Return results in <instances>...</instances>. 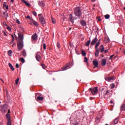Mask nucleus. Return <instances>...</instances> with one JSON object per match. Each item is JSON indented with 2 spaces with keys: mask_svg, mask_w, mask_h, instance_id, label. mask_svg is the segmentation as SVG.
I'll list each match as a JSON object with an SVG mask.
<instances>
[{
  "mask_svg": "<svg viewBox=\"0 0 125 125\" xmlns=\"http://www.w3.org/2000/svg\"><path fill=\"white\" fill-rule=\"evenodd\" d=\"M7 5H6V2H4L3 4V7H5V6H7Z\"/></svg>",
  "mask_w": 125,
  "mask_h": 125,
  "instance_id": "obj_44",
  "label": "nucleus"
},
{
  "mask_svg": "<svg viewBox=\"0 0 125 125\" xmlns=\"http://www.w3.org/2000/svg\"><path fill=\"white\" fill-rule=\"evenodd\" d=\"M8 65L10 68L11 69L12 71H14L15 69L14 67H13V66H12V64H11L10 63H9Z\"/></svg>",
  "mask_w": 125,
  "mask_h": 125,
  "instance_id": "obj_24",
  "label": "nucleus"
},
{
  "mask_svg": "<svg viewBox=\"0 0 125 125\" xmlns=\"http://www.w3.org/2000/svg\"><path fill=\"white\" fill-rule=\"evenodd\" d=\"M5 14H6V13H5V12H4V13H3V15H5Z\"/></svg>",
  "mask_w": 125,
  "mask_h": 125,
  "instance_id": "obj_60",
  "label": "nucleus"
},
{
  "mask_svg": "<svg viewBox=\"0 0 125 125\" xmlns=\"http://www.w3.org/2000/svg\"><path fill=\"white\" fill-rule=\"evenodd\" d=\"M89 90H90V91H91V92L93 95H96V94H97L98 93V87L90 88L89 89Z\"/></svg>",
  "mask_w": 125,
  "mask_h": 125,
  "instance_id": "obj_4",
  "label": "nucleus"
},
{
  "mask_svg": "<svg viewBox=\"0 0 125 125\" xmlns=\"http://www.w3.org/2000/svg\"><path fill=\"white\" fill-rule=\"evenodd\" d=\"M3 36H4L5 37H6V36H7L6 35V33L4 31H3Z\"/></svg>",
  "mask_w": 125,
  "mask_h": 125,
  "instance_id": "obj_45",
  "label": "nucleus"
},
{
  "mask_svg": "<svg viewBox=\"0 0 125 125\" xmlns=\"http://www.w3.org/2000/svg\"><path fill=\"white\" fill-rule=\"evenodd\" d=\"M38 3L39 5H40V6H42V7H43L44 6V3L42 2V1H41V0H38Z\"/></svg>",
  "mask_w": 125,
  "mask_h": 125,
  "instance_id": "obj_14",
  "label": "nucleus"
},
{
  "mask_svg": "<svg viewBox=\"0 0 125 125\" xmlns=\"http://www.w3.org/2000/svg\"><path fill=\"white\" fill-rule=\"evenodd\" d=\"M33 24L35 25V26H39V23L37 21H33Z\"/></svg>",
  "mask_w": 125,
  "mask_h": 125,
  "instance_id": "obj_29",
  "label": "nucleus"
},
{
  "mask_svg": "<svg viewBox=\"0 0 125 125\" xmlns=\"http://www.w3.org/2000/svg\"><path fill=\"white\" fill-rule=\"evenodd\" d=\"M110 102L111 104H112V103H113V101H110Z\"/></svg>",
  "mask_w": 125,
  "mask_h": 125,
  "instance_id": "obj_58",
  "label": "nucleus"
},
{
  "mask_svg": "<svg viewBox=\"0 0 125 125\" xmlns=\"http://www.w3.org/2000/svg\"><path fill=\"white\" fill-rule=\"evenodd\" d=\"M10 113V110L9 109L7 114H9Z\"/></svg>",
  "mask_w": 125,
  "mask_h": 125,
  "instance_id": "obj_54",
  "label": "nucleus"
},
{
  "mask_svg": "<svg viewBox=\"0 0 125 125\" xmlns=\"http://www.w3.org/2000/svg\"><path fill=\"white\" fill-rule=\"evenodd\" d=\"M17 23H18V24H20V21H19L18 20H17Z\"/></svg>",
  "mask_w": 125,
  "mask_h": 125,
  "instance_id": "obj_49",
  "label": "nucleus"
},
{
  "mask_svg": "<svg viewBox=\"0 0 125 125\" xmlns=\"http://www.w3.org/2000/svg\"><path fill=\"white\" fill-rule=\"evenodd\" d=\"M114 55H112L110 56V57H109L110 60H112L113 57H114Z\"/></svg>",
  "mask_w": 125,
  "mask_h": 125,
  "instance_id": "obj_42",
  "label": "nucleus"
},
{
  "mask_svg": "<svg viewBox=\"0 0 125 125\" xmlns=\"http://www.w3.org/2000/svg\"><path fill=\"white\" fill-rule=\"evenodd\" d=\"M5 7H6V9H8V5H7Z\"/></svg>",
  "mask_w": 125,
  "mask_h": 125,
  "instance_id": "obj_52",
  "label": "nucleus"
},
{
  "mask_svg": "<svg viewBox=\"0 0 125 125\" xmlns=\"http://www.w3.org/2000/svg\"><path fill=\"white\" fill-rule=\"evenodd\" d=\"M89 44H90V40L88 41L85 43V46H89Z\"/></svg>",
  "mask_w": 125,
  "mask_h": 125,
  "instance_id": "obj_26",
  "label": "nucleus"
},
{
  "mask_svg": "<svg viewBox=\"0 0 125 125\" xmlns=\"http://www.w3.org/2000/svg\"><path fill=\"white\" fill-rule=\"evenodd\" d=\"M42 67L43 69H45V64L43 63L42 64Z\"/></svg>",
  "mask_w": 125,
  "mask_h": 125,
  "instance_id": "obj_39",
  "label": "nucleus"
},
{
  "mask_svg": "<svg viewBox=\"0 0 125 125\" xmlns=\"http://www.w3.org/2000/svg\"><path fill=\"white\" fill-rule=\"evenodd\" d=\"M93 64L94 66H95V67H94V69H95V67L98 68V67H99L98 61H97V60L93 61Z\"/></svg>",
  "mask_w": 125,
  "mask_h": 125,
  "instance_id": "obj_10",
  "label": "nucleus"
},
{
  "mask_svg": "<svg viewBox=\"0 0 125 125\" xmlns=\"http://www.w3.org/2000/svg\"><path fill=\"white\" fill-rule=\"evenodd\" d=\"M32 39L33 41H37V40H38V35H37V33L32 35Z\"/></svg>",
  "mask_w": 125,
  "mask_h": 125,
  "instance_id": "obj_12",
  "label": "nucleus"
},
{
  "mask_svg": "<svg viewBox=\"0 0 125 125\" xmlns=\"http://www.w3.org/2000/svg\"><path fill=\"white\" fill-rule=\"evenodd\" d=\"M96 51L95 52V56H96V57H98V56H99V50H98V49H95Z\"/></svg>",
  "mask_w": 125,
  "mask_h": 125,
  "instance_id": "obj_15",
  "label": "nucleus"
},
{
  "mask_svg": "<svg viewBox=\"0 0 125 125\" xmlns=\"http://www.w3.org/2000/svg\"><path fill=\"white\" fill-rule=\"evenodd\" d=\"M104 18L106 19H109V18H110V15L107 14L106 15L104 16Z\"/></svg>",
  "mask_w": 125,
  "mask_h": 125,
  "instance_id": "obj_32",
  "label": "nucleus"
},
{
  "mask_svg": "<svg viewBox=\"0 0 125 125\" xmlns=\"http://www.w3.org/2000/svg\"><path fill=\"white\" fill-rule=\"evenodd\" d=\"M82 55L83 57H84L85 56V55H86V53H85V52L84 51H82Z\"/></svg>",
  "mask_w": 125,
  "mask_h": 125,
  "instance_id": "obj_28",
  "label": "nucleus"
},
{
  "mask_svg": "<svg viewBox=\"0 0 125 125\" xmlns=\"http://www.w3.org/2000/svg\"><path fill=\"white\" fill-rule=\"evenodd\" d=\"M7 108H8V105L6 104H3L1 107V111L2 113H6V110H7Z\"/></svg>",
  "mask_w": 125,
  "mask_h": 125,
  "instance_id": "obj_6",
  "label": "nucleus"
},
{
  "mask_svg": "<svg viewBox=\"0 0 125 125\" xmlns=\"http://www.w3.org/2000/svg\"><path fill=\"white\" fill-rule=\"evenodd\" d=\"M62 71H66V70H68L69 69V64H66L65 66L62 68Z\"/></svg>",
  "mask_w": 125,
  "mask_h": 125,
  "instance_id": "obj_17",
  "label": "nucleus"
},
{
  "mask_svg": "<svg viewBox=\"0 0 125 125\" xmlns=\"http://www.w3.org/2000/svg\"><path fill=\"white\" fill-rule=\"evenodd\" d=\"M123 52L124 54H125V49H123Z\"/></svg>",
  "mask_w": 125,
  "mask_h": 125,
  "instance_id": "obj_51",
  "label": "nucleus"
},
{
  "mask_svg": "<svg viewBox=\"0 0 125 125\" xmlns=\"http://www.w3.org/2000/svg\"><path fill=\"white\" fill-rule=\"evenodd\" d=\"M37 100H39V101H42V100H43V97L39 96L37 97Z\"/></svg>",
  "mask_w": 125,
  "mask_h": 125,
  "instance_id": "obj_25",
  "label": "nucleus"
},
{
  "mask_svg": "<svg viewBox=\"0 0 125 125\" xmlns=\"http://www.w3.org/2000/svg\"><path fill=\"white\" fill-rule=\"evenodd\" d=\"M52 23H53L54 24H55V23L56 22V21L55 20V19L52 18Z\"/></svg>",
  "mask_w": 125,
  "mask_h": 125,
  "instance_id": "obj_37",
  "label": "nucleus"
},
{
  "mask_svg": "<svg viewBox=\"0 0 125 125\" xmlns=\"http://www.w3.org/2000/svg\"><path fill=\"white\" fill-rule=\"evenodd\" d=\"M16 84L17 85L18 84V83H19V78H17L16 81Z\"/></svg>",
  "mask_w": 125,
  "mask_h": 125,
  "instance_id": "obj_34",
  "label": "nucleus"
},
{
  "mask_svg": "<svg viewBox=\"0 0 125 125\" xmlns=\"http://www.w3.org/2000/svg\"><path fill=\"white\" fill-rule=\"evenodd\" d=\"M124 10H125V7L124 8Z\"/></svg>",
  "mask_w": 125,
  "mask_h": 125,
  "instance_id": "obj_63",
  "label": "nucleus"
},
{
  "mask_svg": "<svg viewBox=\"0 0 125 125\" xmlns=\"http://www.w3.org/2000/svg\"><path fill=\"white\" fill-rule=\"evenodd\" d=\"M100 51L101 53L104 52V45H101V46L100 47Z\"/></svg>",
  "mask_w": 125,
  "mask_h": 125,
  "instance_id": "obj_16",
  "label": "nucleus"
},
{
  "mask_svg": "<svg viewBox=\"0 0 125 125\" xmlns=\"http://www.w3.org/2000/svg\"><path fill=\"white\" fill-rule=\"evenodd\" d=\"M21 2L23 3H25V4L26 5L29 7H30V6H31V4H30V3L28 2L27 1H26L25 0H21Z\"/></svg>",
  "mask_w": 125,
  "mask_h": 125,
  "instance_id": "obj_13",
  "label": "nucleus"
},
{
  "mask_svg": "<svg viewBox=\"0 0 125 125\" xmlns=\"http://www.w3.org/2000/svg\"><path fill=\"white\" fill-rule=\"evenodd\" d=\"M118 122H119V120L118 119H115L113 122L114 125H117L118 124Z\"/></svg>",
  "mask_w": 125,
  "mask_h": 125,
  "instance_id": "obj_27",
  "label": "nucleus"
},
{
  "mask_svg": "<svg viewBox=\"0 0 125 125\" xmlns=\"http://www.w3.org/2000/svg\"><path fill=\"white\" fill-rule=\"evenodd\" d=\"M7 29L8 30V31H11V27L10 26H7Z\"/></svg>",
  "mask_w": 125,
  "mask_h": 125,
  "instance_id": "obj_41",
  "label": "nucleus"
},
{
  "mask_svg": "<svg viewBox=\"0 0 125 125\" xmlns=\"http://www.w3.org/2000/svg\"><path fill=\"white\" fill-rule=\"evenodd\" d=\"M121 111H125V104H123L122 105L121 107Z\"/></svg>",
  "mask_w": 125,
  "mask_h": 125,
  "instance_id": "obj_22",
  "label": "nucleus"
},
{
  "mask_svg": "<svg viewBox=\"0 0 125 125\" xmlns=\"http://www.w3.org/2000/svg\"><path fill=\"white\" fill-rule=\"evenodd\" d=\"M75 19V18L73 17V15L70 14L68 18L69 21H70L71 23H74V20Z\"/></svg>",
  "mask_w": 125,
  "mask_h": 125,
  "instance_id": "obj_7",
  "label": "nucleus"
},
{
  "mask_svg": "<svg viewBox=\"0 0 125 125\" xmlns=\"http://www.w3.org/2000/svg\"><path fill=\"white\" fill-rule=\"evenodd\" d=\"M14 1V0H11V2H13Z\"/></svg>",
  "mask_w": 125,
  "mask_h": 125,
  "instance_id": "obj_57",
  "label": "nucleus"
},
{
  "mask_svg": "<svg viewBox=\"0 0 125 125\" xmlns=\"http://www.w3.org/2000/svg\"><path fill=\"white\" fill-rule=\"evenodd\" d=\"M104 51V53H106L107 52H108V50H105Z\"/></svg>",
  "mask_w": 125,
  "mask_h": 125,
  "instance_id": "obj_50",
  "label": "nucleus"
},
{
  "mask_svg": "<svg viewBox=\"0 0 125 125\" xmlns=\"http://www.w3.org/2000/svg\"><path fill=\"white\" fill-rule=\"evenodd\" d=\"M38 16L40 23H41L43 26H44V25H45V20L44 18L42 16V14H39Z\"/></svg>",
  "mask_w": 125,
  "mask_h": 125,
  "instance_id": "obj_5",
  "label": "nucleus"
},
{
  "mask_svg": "<svg viewBox=\"0 0 125 125\" xmlns=\"http://www.w3.org/2000/svg\"><path fill=\"white\" fill-rule=\"evenodd\" d=\"M74 13L75 15L77 16V17L82 16V10H81V8H79V7H76L74 9Z\"/></svg>",
  "mask_w": 125,
  "mask_h": 125,
  "instance_id": "obj_3",
  "label": "nucleus"
},
{
  "mask_svg": "<svg viewBox=\"0 0 125 125\" xmlns=\"http://www.w3.org/2000/svg\"><path fill=\"white\" fill-rule=\"evenodd\" d=\"M98 21H99V22L101 21V19H99L98 20Z\"/></svg>",
  "mask_w": 125,
  "mask_h": 125,
  "instance_id": "obj_56",
  "label": "nucleus"
},
{
  "mask_svg": "<svg viewBox=\"0 0 125 125\" xmlns=\"http://www.w3.org/2000/svg\"><path fill=\"white\" fill-rule=\"evenodd\" d=\"M111 88H114V87H115V84L114 83L111 84Z\"/></svg>",
  "mask_w": 125,
  "mask_h": 125,
  "instance_id": "obj_43",
  "label": "nucleus"
},
{
  "mask_svg": "<svg viewBox=\"0 0 125 125\" xmlns=\"http://www.w3.org/2000/svg\"><path fill=\"white\" fill-rule=\"evenodd\" d=\"M99 44H100V42H98L95 46V49H98V46H99Z\"/></svg>",
  "mask_w": 125,
  "mask_h": 125,
  "instance_id": "obj_21",
  "label": "nucleus"
},
{
  "mask_svg": "<svg viewBox=\"0 0 125 125\" xmlns=\"http://www.w3.org/2000/svg\"><path fill=\"white\" fill-rule=\"evenodd\" d=\"M92 1H93V2H94V1H95V0H92Z\"/></svg>",
  "mask_w": 125,
  "mask_h": 125,
  "instance_id": "obj_59",
  "label": "nucleus"
},
{
  "mask_svg": "<svg viewBox=\"0 0 125 125\" xmlns=\"http://www.w3.org/2000/svg\"><path fill=\"white\" fill-rule=\"evenodd\" d=\"M26 19H31V17L30 16H27L26 17Z\"/></svg>",
  "mask_w": 125,
  "mask_h": 125,
  "instance_id": "obj_46",
  "label": "nucleus"
},
{
  "mask_svg": "<svg viewBox=\"0 0 125 125\" xmlns=\"http://www.w3.org/2000/svg\"><path fill=\"white\" fill-rule=\"evenodd\" d=\"M20 59L21 61L22 62V63H25V59H24V58H20Z\"/></svg>",
  "mask_w": 125,
  "mask_h": 125,
  "instance_id": "obj_31",
  "label": "nucleus"
},
{
  "mask_svg": "<svg viewBox=\"0 0 125 125\" xmlns=\"http://www.w3.org/2000/svg\"><path fill=\"white\" fill-rule=\"evenodd\" d=\"M32 14H33L34 16H37V13L35 11L32 12Z\"/></svg>",
  "mask_w": 125,
  "mask_h": 125,
  "instance_id": "obj_40",
  "label": "nucleus"
},
{
  "mask_svg": "<svg viewBox=\"0 0 125 125\" xmlns=\"http://www.w3.org/2000/svg\"><path fill=\"white\" fill-rule=\"evenodd\" d=\"M57 47H58V48H60V47H61L60 43L58 42L57 43Z\"/></svg>",
  "mask_w": 125,
  "mask_h": 125,
  "instance_id": "obj_38",
  "label": "nucleus"
},
{
  "mask_svg": "<svg viewBox=\"0 0 125 125\" xmlns=\"http://www.w3.org/2000/svg\"><path fill=\"white\" fill-rule=\"evenodd\" d=\"M12 42H14V38H12Z\"/></svg>",
  "mask_w": 125,
  "mask_h": 125,
  "instance_id": "obj_55",
  "label": "nucleus"
},
{
  "mask_svg": "<svg viewBox=\"0 0 125 125\" xmlns=\"http://www.w3.org/2000/svg\"><path fill=\"white\" fill-rule=\"evenodd\" d=\"M98 40L97 39V37H95V38H94V39L92 40L91 42V45H94V44H95L97 42H98Z\"/></svg>",
  "mask_w": 125,
  "mask_h": 125,
  "instance_id": "obj_9",
  "label": "nucleus"
},
{
  "mask_svg": "<svg viewBox=\"0 0 125 125\" xmlns=\"http://www.w3.org/2000/svg\"><path fill=\"white\" fill-rule=\"evenodd\" d=\"M43 49L44 50H45V49H46V44H45V43L43 44Z\"/></svg>",
  "mask_w": 125,
  "mask_h": 125,
  "instance_id": "obj_35",
  "label": "nucleus"
},
{
  "mask_svg": "<svg viewBox=\"0 0 125 125\" xmlns=\"http://www.w3.org/2000/svg\"><path fill=\"white\" fill-rule=\"evenodd\" d=\"M6 118L7 121H11L10 114L7 113L6 114Z\"/></svg>",
  "mask_w": 125,
  "mask_h": 125,
  "instance_id": "obj_19",
  "label": "nucleus"
},
{
  "mask_svg": "<svg viewBox=\"0 0 125 125\" xmlns=\"http://www.w3.org/2000/svg\"><path fill=\"white\" fill-rule=\"evenodd\" d=\"M72 28L71 27L69 28V30H71Z\"/></svg>",
  "mask_w": 125,
  "mask_h": 125,
  "instance_id": "obj_61",
  "label": "nucleus"
},
{
  "mask_svg": "<svg viewBox=\"0 0 125 125\" xmlns=\"http://www.w3.org/2000/svg\"><path fill=\"white\" fill-rule=\"evenodd\" d=\"M11 37H12V39H14V36H13V35H12Z\"/></svg>",
  "mask_w": 125,
  "mask_h": 125,
  "instance_id": "obj_53",
  "label": "nucleus"
},
{
  "mask_svg": "<svg viewBox=\"0 0 125 125\" xmlns=\"http://www.w3.org/2000/svg\"><path fill=\"white\" fill-rule=\"evenodd\" d=\"M7 125H11V120H7Z\"/></svg>",
  "mask_w": 125,
  "mask_h": 125,
  "instance_id": "obj_33",
  "label": "nucleus"
},
{
  "mask_svg": "<svg viewBox=\"0 0 125 125\" xmlns=\"http://www.w3.org/2000/svg\"><path fill=\"white\" fill-rule=\"evenodd\" d=\"M84 62L85 63H87V61H88L87 58L85 57V58H84Z\"/></svg>",
  "mask_w": 125,
  "mask_h": 125,
  "instance_id": "obj_36",
  "label": "nucleus"
},
{
  "mask_svg": "<svg viewBox=\"0 0 125 125\" xmlns=\"http://www.w3.org/2000/svg\"><path fill=\"white\" fill-rule=\"evenodd\" d=\"M101 94L104 98L108 99L112 96L113 92L110 90L103 89Z\"/></svg>",
  "mask_w": 125,
  "mask_h": 125,
  "instance_id": "obj_2",
  "label": "nucleus"
},
{
  "mask_svg": "<svg viewBox=\"0 0 125 125\" xmlns=\"http://www.w3.org/2000/svg\"><path fill=\"white\" fill-rule=\"evenodd\" d=\"M106 62L107 61H106V59H103L102 61V65L103 66H105V65H106Z\"/></svg>",
  "mask_w": 125,
  "mask_h": 125,
  "instance_id": "obj_18",
  "label": "nucleus"
},
{
  "mask_svg": "<svg viewBox=\"0 0 125 125\" xmlns=\"http://www.w3.org/2000/svg\"><path fill=\"white\" fill-rule=\"evenodd\" d=\"M81 23L82 26H83V27H84L85 26H86V22H85L84 21H81Z\"/></svg>",
  "mask_w": 125,
  "mask_h": 125,
  "instance_id": "obj_23",
  "label": "nucleus"
},
{
  "mask_svg": "<svg viewBox=\"0 0 125 125\" xmlns=\"http://www.w3.org/2000/svg\"><path fill=\"white\" fill-rule=\"evenodd\" d=\"M3 24L4 26H7V24H6V22L5 21H4Z\"/></svg>",
  "mask_w": 125,
  "mask_h": 125,
  "instance_id": "obj_47",
  "label": "nucleus"
},
{
  "mask_svg": "<svg viewBox=\"0 0 125 125\" xmlns=\"http://www.w3.org/2000/svg\"><path fill=\"white\" fill-rule=\"evenodd\" d=\"M19 37V41L17 42L18 50L20 51L24 47V35L21 32L18 33Z\"/></svg>",
  "mask_w": 125,
  "mask_h": 125,
  "instance_id": "obj_1",
  "label": "nucleus"
},
{
  "mask_svg": "<svg viewBox=\"0 0 125 125\" xmlns=\"http://www.w3.org/2000/svg\"><path fill=\"white\" fill-rule=\"evenodd\" d=\"M1 81L3 83V81H2V79H1Z\"/></svg>",
  "mask_w": 125,
  "mask_h": 125,
  "instance_id": "obj_62",
  "label": "nucleus"
},
{
  "mask_svg": "<svg viewBox=\"0 0 125 125\" xmlns=\"http://www.w3.org/2000/svg\"><path fill=\"white\" fill-rule=\"evenodd\" d=\"M21 55H22L24 57H26L27 56V54L26 53V50H23V51L21 52Z\"/></svg>",
  "mask_w": 125,
  "mask_h": 125,
  "instance_id": "obj_20",
  "label": "nucleus"
},
{
  "mask_svg": "<svg viewBox=\"0 0 125 125\" xmlns=\"http://www.w3.org/2000/svg\"><path fill=\"white\" fill-rule=\"evenodd\" d=\"M105 125H108V124H105Z\"/></svg>",
  "mask_w": 125,
  "mask_h": 125,
  "instance_id": "obj_64",
  "label": "nucleus"
},
{
  "mask_svg": "<svg viewBox=\"0 0 125 125\" xmlns=\"http://www.w3.org/2000/svg\"><path fill=\"white\" fill-rule=\"evenodd\" d=\"M115 79V76L108 77H106L105 78V81H107V82H111V81H113Z\"/></svg>",
  "mask_w": 125,
  "mask_h": 125,
  "instance_id": "obj_8",
  "label": "nucleus"
},
{
  "mask_svg": "<svg viewBox=\"0 0 125 125\" xmlns=\"http://www.w3.org/2000/svg\"><path fill=\"white\" fill-rule=\"evenodd\" d=\"M9 56H11V54H12V51L9 50L8 52Z\"/></svg>",
  "mask_w": 125,
  "mask_h": 125,
  "instance_id": "obj_30",
  "label": "nucleus"
},
{
  "mask_svg": "<svg viewBox=\"0 0 125 125\" xmlns=\"http://www.w3.org/2000/svg\"><path fill=\"white\" fill-rule=\"evenodd\" d=\"M36 58L37 61H41L42 60V57H41V56L40 55V53H37L36 54Z\"/></svg>",
  "mask_w": 125,
  "mask_h": 125,
  "instance_id": "obj_11",
  "label": "nucleus"
},
{
  "mask_svg": "<svg viewBox=\"0 0 125 125\" xmlns=\"http://www.w3.org/2000/svg\"><path fill=\"white\" fill-rule=\"evenodd\" d=\"M16 68H19V64L18 63H16Z\"/></svg>",
  "mask_w": 125,
  "mask_h": 125,
  "instance_id": "obj_48",
  "label": "nucleus"
}]
</instances>
